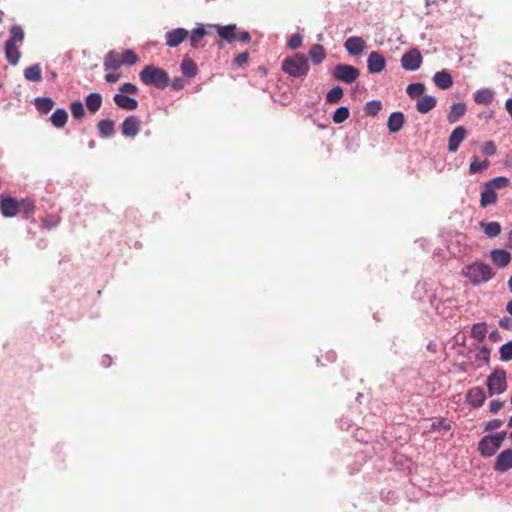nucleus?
I'll return each mask as SVG.
<instances>
[{"instance_id": "obj_33", "label": "nucleus", "mask_w": 512, "mask_h": 512, "mask_svg": "<svg viewBox=\"0 0 512 512\" xmlns=\"http://www.w3.org/2000/svg\"><path fill=\"white\" fill-rule=\"evenodd\" d=\"M208 34L203 25L192 30L190 34V44L193 48L197 49L200 46L202 39Z\"/></svg>"}, {"instance_id": "obj_25", "label": "nucleus", "mask_w": 512, "mask_h": 512, "mask_svg": "<svg viewBox=\"0 0 512 512\" xmlns=\"http://www.w3.org/2000/svg\"><path fill=\"white\" fill-rule=\"evenodd\" d=\"M466 112V105L465 103H454L447 116V120L449 123L453 124L460 120V118L465 114Z\"/></svg>"}, {"instance_id": "obj_27", "label": "nucleus", "mask_w": 512, "mask_h": 512, "mask_svg": "<svg viewBox=\"0 0 512 512\" xmlns=\"http://www.w3.org/2000/svg\"><path fill=\"white\" fill-rule=\"evenodd\" d=\"M87 109L91 113H96L102 105V96L100 93H90L85 99Z\"/></svg>"}, {"instance_id": "obj_11", "label": "nucleus", "mask_w": 512, "mask_h": 512, "mask_svg": "<svg viewBox=\"0 0 512 512\" xmlns=\"http://www.w3.org/2000/svg\"><path fill=\"white\" fill-rule=\"evenodd\" d=\"M141 121L135 115H130L122 123V134L126 137H135L140 131Z\"/></svg>"}, {"instance_id": "obj_58", "label": "nucleus", "mask_w": 512, "mask_h": 512, "mask_svg": "<svg viewBox=\"0 0 512 512\" xmlns=\"http://www.w3.org/2000/svg\"><path fill=\"white\" fill-rule=\"evenodd\" d=\"M504 405V402L497 399V400H492L489 404V409H490V412L492 413H497L499 410L502 409Z\"/></svg>"}, {"instance_id": "obj_9", "label": "nucleus", "mask_w": 512, "mask_h": 512, "mask_svg": "<svg viewBox=\"0 0 512 512\" xmlns=\"http://www.w3.org/2000/svg\"><path fill=\"white\" fill-rule=\"evenodd\" d=\"M386 67V60L382 54L377 51H372L368 55L367 68L372 74L382 72Z\"/></svg>"}, {"instance_id": "obj_40", "label": "nucleus", "mask_w": 512, "mask_h": 512, "mask_svg": "<svg viewBox=\"0 0 512 512\" xmlns=\"http://www.w3.org/2000/svg\"><path fill=\"white\" fill-rule=\"evenodd\" d=\"M490 165V162L485 159L479 161L478 158H474L469 165V173L476 174L485 171Z\"/></svg>"}, {"instance_id": "obj_38", "label": "nucleus", "mask_w": 512, "mask_h": 512, "mask_svg": "<svg viewBox=\"0 0 512 512\" xmlns=\"http://www.w3.org/2000/svg\"><path fill=\"white\" fill-rule=\"evenodd\" d=\"M425 91V86L422 83H412L407 86L406 92L412 99L421 98Z\"/></svg>"}, {"instance_id": "obj_51", "label": "nucleus", "mask_w": 512, "mask_h": 512, "mask_svg": "<svg viewBox=\"0 0 512 512\" xmlns=\"http://www.w3.org/2000/svg\"><path fill=\"white\" fill-rule=\"evenodd\" d=\"M303 38L300 34H293L288 40V47L291 49H298L302 45Z\"/></svg>"}, {"instance_id": "obj_7", "label": "nucleus", "mask_w": 512, "mask_h": 512, "mask_svg": "<svg viewBox=\"0 0 512 512\" xmlns=\"http://www.w3.org/2000/svg\"><path fill=\"white\" fill-rule=\"evenodd\" d=\"M0 211L4 217H15L18 215V200L8 195H1Z\"/></svg>"}, {"instance_id": "obj_54", "label": "nucleus", "mask_w": 512, "mask_h": 512, "mask_svg": "<svg viewBox=\"0 0 512 512\" xmlns=\"http://www.w3.org/2000/svg\"><path fill=\"white\" fill-rule=\"evenodd\" d=\"M119 91L120 93L124 94L127 93V94H137L138 93V88L136 85L132 84V83H124L122 84L120 87H119Z\"/></svg>"}, {"instance_id": "obj_19", "label": "nucleus", "mask_w": 512, "mask_h": 512, "mask_svg": "<svg viewBox=\"0 0 512 512\" xmlns=\"http://www.w3.org/2000/svg\"><path fill=\"white\" fill-rule=\"evenodd\" d=\"M490 255L493 263L500 268L507 266L511 260L510 253L504 249H494Z\"/></svg>"}, {"instance_id": "obj_21", "label": "nucleus", "mask_w": 512, "mask_h": 512, "mask_svg": "<svg viewBox=\"0 0 512 512\" xmlns=\"http://www.w3.org/2000/svg\"><path fill=\"white\" fill-rule=\"evenodd\" d=\"M214 27L217 29V33L222 39L229 43L236 41L237 33L235 24H229L226 26L214 25Z\"/></svg>"}, {"instance_id": "obj_42", "label": "nucleus", "mask_w": 512, "mask_h": 512, "mask_svg": "<svg viewBox=\"0 0 512 512\" xmlns=\"http://www.w3.org/2000/svg\"><path fill=\"white\" fill-rule=\"evenodd\" d=\"M380 498L387 504H395L398 499V495L396 491L389 488H384L380 492Z\"/></svg>"}, {"instance_id": "obj_39", "label": "nucleus", "mask_w": 512, "mask_h": 512, "mask_svg": "<svg viewBox=\"0 0 512 512\" xmlns=\"http://www.w3.org/2000/svg\"><path fill=\"white\" fill-rule=\"evenodd\" d=\"M10 39L9 42L21 45L24 41V31L18 26L14 25L9 29Z\"/></svg>"}, {"instance_id": "obj_18", "label": "nucleus", "mask_w": 512, "mask_h": 512, "mask_svg": "<svg viewBox=\"0 0 512 512\" xmlns=\"http://www.w3.org/2000/svg\"><path fill=\"white\" fill-rule=\"evenodd\" d=\"M433 81L438 88L443 90L449 89L453 85V78L446 70L436 72Z\"/></svg>"}, {"instance_id": "obj_50", "label": "nucleus", "mask_w": 512, "mask_h": 512, "mask_svg": "<svg viewBox=\"0 0 512 512\" xmlns=\"http://www.w3.org/2000/svg\"><path fill=\"white\" fill-rule=\"evenodd\" d=\"M481 152L486 156H493L497 152V146L493 141H486L481 146Z\"/></svg>"}, {"instance_id": "obj_57", "label": "nucleus", "mask_w": 512, "mask_h": 512, "mask_svg": "<svg viewBox=\"0 0 512 512\" xmlns=\"http://www.w3.org/2000/svg\"><path fill=\"white\" fill-rule=\"evenodd\" d=\"M433 430H443L444 432L451 429V425L444 421H436L431 424Z\"/></svg>"}, {"instance_id": "obj_10", "label": "nucleus", "mask_w": 512, "mask_h": 512, "mask_svg": "<svg viewBox=\"0 0 512 512\" xmlns=\"http://www.w3.org/2000/svg\"><path fill=\"white\" fill-rule=\"evenodd\" d=\"M494 470L498 472H507L512 468V449L503 450L498 454L494 463Z\"/></svg>"}, {"instance_id": "obj_29", "label": "nucleus", "mask_w": 512, "mask_h": 512, "mask_svg": "<svg viewBox=\"0 0 512 512\" xmlns=\"http://www.w3.org/2000/svg\"><path fill=\"white\" fill-rule=\"evenodd\" d=\"M51 123L56 128H62L65 126L68 120V114L65 109H56L50 117Z\"/></svg>"}, {"instance_id": "obj_45", "label": "nucleus", "mask_w": 512, "mask_h": 512, "mask_svg": "<svg viewBox=\"0 0 512 512\" xmlns=\"http://www.w3.org/2000/svg\"><path fill=\"white\" fill-rule=\"evenodd\" d=\"M382 108L380 101L372 100L366 103L364 111L368 116H376Z\"/></svg>"}, {"instance_id": "obj_32", "label": "nucleus", "mask_w": 512, "mask_h": 512, "mask_svg": "<svg viewBox=\"0 0 512 512\" xmlns=\"http://www.w3.org/2000/svg\"><path fill=\"white\" fill-rule=\"evenodd\" d=\"M24 77L28 81L39 82L42 80V70L39 64L31 65L24 70Z\"/></svg>"}, {"instance_id": "obj_36", "label": "nucleus", "mask_w": 512, "mask_h": 512, "mask_svg": "<svg viewBox=\"0 0 512 512\" xmlns=\"http://www.w3.org/2000/svg\"><path fill=\"white\" fill-rule=\"evenodd\" d=\"M35 105L38 111L46 114L53 109L55 102L49 97H39L35 100Z\"/></svg>"}, {"instance_id": "obj_1", "label": "nucleus", "mask_w": 512, "mask_h": 512, "mask_svg": "<svg viewBox=\"0 0 512 512\" xmlns=\"http://www.w3.org/2000/svg\"><path fill=\"white\" fill-rule=\"evenodd\" d=\"M281 69L284 73L294 78H301L308 74L309 63L304 54L295 53L292 56L286 57L281 64Z\"/></svg>"}, {"instance_id": "obj_63", "label": "nucleus", "mask_w": 512, "mask_h": 512, "mask_svg": "<svg viewBox=\"0 0 512 512\" xmlns=\"http://www.w3.org/2000/svg\"><path fill=\"white\" fill-rule=\"evenodd\" d=\"M505 108L512 118V98H509L505 103Z\"/></svg>"}, {"instance_id": "obj_47", "label": "nucleus", "mask_w": 512, "mask_h": 512, "mask_svg": "<svg viewBox=\"0 0 512 512\" xmlns=\"http://www.w3.org/2000/svg\"><path fill=\"white\" fill-rule=\"evenodd\" d=\"M70 109L73 117L76 119H82L85 115L84 106L81 101L71 103Z\"/></svg>"}, {"instance_id": "obj_8", "label": "nucleus", "mask_w": 512, "mask_h": 512, "mask_svg": "<svg viewBox=\"0 0 512 512\" xmlns=\"http://www.w3.org/2000/svg\"><path fill=\"white\" fill-rule=\"evenodd\" d=\"M486 400V394L482 387L470 388L466 394V402L472 408L481 407Z\"/></svg>"}, {"instance_id": "obj_23", "label": "nucleus", "mask_w": 512, "mask_h": 512, "mask_svg": "<svg viewBox=\"0 0 512 512\" xmlns=\"http://www.w3.org/2000/svg\"><path fill=\"white\" fill-rule=\"evenodd\" d=\"M123 65L120 53L116 51H110L106 54L104 59L105 70H116Z\"/></svg>"}, {"instance_id": "obj_53", "label": "nucleus", "mask_w": 512, "mask_h": 512, "mask_svg": "<svg viewBox=\"0 0 512 512\" xmlns=\"http://www.w3.org/2000/svg\"><path fill=\"white\" fill-rule=\"evenodd\" d=\"M248 60H249V53L243 52V53L238 54L234 58L233 65L236 67H241V66L245 65L248 62Z\"/></svg>"}, {"instance_id": "obj_22", "label": "nucleus", "mask_w": 512, "mask_h": 512, "mask_svg": "<svg viewBox=\"0 0 512 512\" xmlns=\"http://www.w3.org/2000/svg\"><path fill=\"white\" fill-rule=\"evenodd\" d=\"M437 100L434 96L425 95L418 99L416 109L422 114L430 112L436 106Z\"/></svg>"}, {"instance_id": "obj_3", "label": "nucleus", "mask_w": 512, "mask_h": 512, "mask_svg": "<svg viewBox=\"0 0 512 512\" xmlns=\"http://www.w3.org/2000/svg\"><path fill=\"white\" fill-rule=\"evenodd\" d=\"M463 274L473 285L489 281L494 273L488 264L474 262L463 270Z\"/></svg>"}, {"instance_id": "obj_16", "label": "nucleus", "mask_w": 512, "mask_h": 512, "mask_svg": "<svg viewBox=\"0 0 512 512\" xmlns=\"http://www.w3.org/2000/svg\"><path fill=\"white\" fill-rule=\"evenodd\" d=\"M345 49L351 55H359L365 48V42L361 37L352 36L349 37L344 43Z\"/></svg>"}, {"instance_id": "obj_14", "label": "nucleus", "mask_w": 512, "mask_h": 512, "mask_svg": "<svg viewBox=\"0 0 512 512\" xmlns=\"http://www.w3.org/2000/svg\"><path fill=\"white\" fill-rule=\"evenodd\" d=\"M499 448L488 435L483 436L478 443V451L485 458L493 456Z\"/></svg>"}, {"instance_id": "obj_56", "label": "nucleus", "mask_w": 512, "mask_h": 512, "mask_svg": "<svg viewBox=\"0 0 512 512\" xmlns=\"http://www.w3.org/2000/svg\"><path fill=\"white\" fill-rule=\"evenodd\" d=\"M503 422L501 419L495 418L490 421H488L485 424V431L491 432L494 431L502 426Z\"/></svg>"}, {"instance_id": "obj_31", "label": "nucleus", "mask_w": 512, "mask_h": 512, "mask_svg": "<svg viewBox=\"0 0 512 512\" xmlns=\"http://www.w3.org/2000/svg\"><path fill=\"white\" fill-rule=\"evenodd\" d=\"M97 127L102 137H110L115 133V123L111 119L99 121Z\"/></svg>"}, {"instance_id": "obj_2", "label": "nucleus", "mask_w": 512, "mask_h": 512, "mask_svg": "<svg viewBox=\"0 0 512 512\" xmlns=\"http://www.w3.org/2000/svg\"><path fill=\"white\" fill-rule=\"evenodd\" d=\"M139 78L144 85H153L158 89H164L169 83L168 73L153 65L145 66L139 73Z\"/></svg>"}, {"instance_id": "obj_64", "label": "nucleus", "mask_w": 512, "mask_h": 512, "mask_svg": "<svg viewBox=\"0 0 512 512\" xmlns=\"http://www.w3.org/2000/svg\"><path fill=\"white\" fill-rule=\"evenodd\" d=\"M469 366L470 365L468 363L463 362V363L458 365V370L463 372V373H466L469 370Z\"/></svg>"}, {"instance_id": "obj_34", "label": "nucleus", "mask_w": 512, "mask_h": 512, "mask_svg": "<svg viewBox=\"0 0 512 512\" xmlns=\"http://www.w3.org/2000/svg\"><path fill=\"white\" fill-rule=\"evenodd\" d=\"M487 322H475L471 329V336L477 341L482 342L487 333Z\"/></svg>"}, {"instance_id": "obj_6", "label": "nucleus", "mask_w": 512, "mask_h": 512, "mask_svg": "<svg viewBox=\"0 0 512 512\" xmlns=\"http://www.w3.org/2000/svg\"><path fill=\"white\" fill-rule=\"evenodd\" d=\"M359 70L347 64H338L335 66L333 76L339 81L352 83L359 77Z\"/></svg>"}, {"instance_id": "obj_44", "label": "nucleus", "mask_w": 512, "mask_h": 512, "mask_svg": "<svg viewBox=\"0 0 512 512\" xmlns=\"http://www.w3.org/2000/svg\"><path fill=\"white\" fill-rule=\"evenodd\" d=\"M499 354L502 361L512 360V340L500 346Z\"/></svg>"}, {"instance_id": "obj_28", "label": "nucleus", "mask_w": 512, "mask_h": 512, "mask_svg": "<svg viewBox=\"0 0 512 512\" xmlns=\"http://www.w3.org/2000/svg\"><path fill=\"white\" fill-rule=\"evenodd\" d=\"M181 72L184 76H187L189 78H193L198 73V68L196 63L191 58H184L181 66H180Z\"/></svg>"}, {"instance_id": "obj_15", "label": "nucleus", "mask_w": 512, "mask_h": 512, "mask_svg": "<svg viewBox=\"0 0 512 512\" xmlns=\"http://www.w3.org/2000/svg\"><path fill=\"white\" fill-rule=\"evenodd\" d=\"M113 100L119 108L126 111H133L138 107V101L135 98L129 97L122 93L115 94Z\"/></svg>"}, {"instance_id": "obj_55", "label": "nucleus", "mask_w": 512, "mask_h": 512, "mask_svg": "<svg viewBox=\"0 0 512 512\" xmlns=\"http://www.w3.org/2000/svg\"><path fill=\"white\" fill-rule=\"evenodd\" d=\"M489 436V439L490 440H493L498 446H502L503 444V441L505 440L506 436H507V432L506 431H500V432H497L495 434H488Z\"/></svg>"}, {"instance_id": "obj_43", "label": "nucleus", "mask_w": 512, "mask_h": 512, "mask_svg": "<svg viewBox=\"0 0 512 512\" xmlns=\"http://www.w3.org/2000/svg\"><path fill=\"white\" fill-rule=\"evenodd\" d=\"M349 115V109L345 106H341L335 110L332 119L334 123L340 124L347 120Z\"/></svg>"}, {"instance_id": "obj_59", "label": "nucleus", "mask_w": 512, "mask_h": 512, "mask_svg": "<svg viewBox=\"0 0 512 512\" xmlns=\"http://www.w3.org/2000/svg\"><path fill=\"white\" fill-rule=\"evenodd\" d=\"M171 86L174 90H181L185 86V81L180 77H176L172 80Z\"/></svg>"}, {"instance_id": "obj_12", "label": "nucleus", "mask_w": 512, "mask_h": 512, "mask_svg": "<svg viewBox=\"0 0 512 512\" xmlns=\"http://www.w3.org/2000/svg\"><path fill=\"white\" fill-rule=\"evenodd\" d=\"M189 33L184 28H176L168 31L165 34L166 45L169 47L179 46L187 37Z\"/></svg>"}, {"instance_id": "obj_62", "label": "nucleus", "mask_w": 512, "mask_h": 512, "mask_svg": "<svg viewBox=\"0 0 512 512\" xmlns=\"http://www.w3.org/2000/svg\"><path fill=\"white\" fill-rule=\"evenodd\" d=\"M112 357L108 354H105L102 356V359H101V365L104 367V368H108L112 365Z\"/></svg>"}, {"instance_id": "obj_4", "label": "nucleus", "mask_w": 512, "mask_h": 512, "mask_svg": "<svg viewBox=\"0 0 512 512\" xmlns=\"http://www.w3.org/2000/svg\"><path fill=\"white\" fill-rule=\"evenodd\" d=\"M506 371L503 368H495L494 371L487 377L486 386L489 396L499 395L506 391Z\"/></svg>"}, {"instance_id": "obj_37", "label": "nucleus", "mask_w": 512, "mask_h": 512, "mask_svg": "<svg viewBox=\"0 0 512 512\" xmlns=\"http://www.w3.org/2000/svg\"><path fill=\"white\" fill-rule=\"evenodd\" d=\"M481 227L488 237H496L501 233V226L498 222L495 221L488 223L481 222Z\"/></svg>"}, {"instance_id": "obj_24", "label": "nucleus", "mask_w": 512, "mask_h": 512, "mask_svg": "<svg viewBox=\"0 0 512 512\" xmlns=\"http://www.w3.org/2000/svg\"><path fill=\"white\" fill-rule=\"evenodd\" d=\"M308 55L313 64L319 65L326 58V51L322 45L314 44L309 49Z\"/></svg>"}, {"instance_id": "obj_48", "label": "nucleus", "mask_w": 512, "mask_h": 512, "mask_svg": "<svg viewBox=\"0 0 512 512\" xmlns=\"http://www.w3.org/2000/svg\"><path fill=\"white\" fill-rule=\"evenodd\" d=\"M475 358L483 364H488L490 361V349L486 345L481 346L477 351Z\"/></svg>"}, {"instance_id": "obj_52", "label": "nucleus", "mask_w": 512, "mask_h": 512, "mask_svg": "<svg viewBox=\"0 0 512 512\" xmlns=\"http://www.w3.org/2000/svg\"><path fill=\"white\" fill-rule=\"evenodd\" d=\"M337 356L336 353L332 350L327 351L325 355H321L320 357H317V363L321 366H324L325 363L323 362V359L326 360L328 363H332L336 360Z\"/></svg>"}, {"instance_id": "obj_35", "label": "nucleus", "mask_w": 512, "mask_h": 512, "mask_svg": "<svg viewBox=\"0 0 512 512\" xmlns=\"http://www.w3.org/2000/svg\"><path fill=\"white\" fill-rule=\"evenodd\" d=\"M474 101L477 104L488 105L493 101V92L490 89H481L475 92Z\"/></svg>"}, {"instance_id": "obj_60", "label": "nucleus", "mask_w": 512, "mask_h": 512, "mask_svg": "<svg viewBox=\"0 0 512 512\" xmlns=\"http://www.w3.org/2000/svg\"><path fill=\"white\" fill-rule=\"evenodd\" d=\"M120 78H121L120 73H108L105 75V80L108 83H116L119 81Z\"/></svg>"}, {"instance_id": "obj_17", "label": "nucleus", "mask_w": 512, "mask_h": 512, "mask_svg": "<svg viewBox=\"0 0 512 512\" xmlns=\"http://www.w3.org/2000/svg\"><path fill=\"white\" fill-rule=\"evenodd\" d=\"M20 56V45L7 41L5 44V57L7 61L15 66L18 64Z\"/></svg>"}, {"instance_id": "obj_5", "label": "nucleus", "mask_w": 512, "mask_h": 512, "mask_svg": "<svg viewBox=\"0 0 512 512\" xmlns=\"http://www.w3.org/2000/svg\"><path fill=\"white\" fill-rule=\"evenodd\" d=\"M422 60L421 52L417 48H413L402 55L401 67L406 71H415L420 68Z\"/></svg>"}, {"instance_id": "obj_41", "label": "nucleus", "mask_w": 512, "mask_h": 512, "mask_svg": "<svg viewBox=\"0 0 512 512\" xmlns=\"http://www.w3.org/2000/svg\"><path fill=\"white\" fill-rule=\"evenodd\" d=\"M343 97V89L340 86L333 87L326 95V101L330 104L338 103Z\"/></svg>"}, {"instance_id": "obj_61", "label": "nucleus", "mask_w": 512, "mask_h": 512, "mask_svg": "<svg viewBox=\"0 0 512 512\" xmlns=\"http://www.w3.org/2000/svg\"><path fill=\"white\" fill-rule=\"evenodd\" d=\"M250 39H251V36H250L249 32H247V31H241V32L237 33L236 40H238V41L249 42Z\"/></svg>"}, {"instance_id": "obj_46", "label": "nucleus", "mask_w": 512, "mask_h": 512, "mask_svg": "<svg viewBox=\"0 0 512 512\" xmlns=\"http://www.w3.org/2000/svg\"><path fill=\"white\" fill-rule=\"evenodd\" d=\"M493 190L506 188L509 184V179L503 176L496 177L486 183Z\"/></svg>"}, {"instance_id": "obj_30", "label": "nucleus", "mask_w": 512, "mask_h": 512, "mask_svg": "<svg viewBox=\"0 0 512 512\" xmlns=\"http://www.w3.org/2000/svg\"><path fill=\"white\" fill-rule=\"evenodd\" d=\"M35 212V204L29 198L18 201V214H22L25 218H29Z\"/></svg>"}, {"instance_id": "obj_26", "label": "nucleus", "mask_w": 512, "mask_h": 512, "mask_svg": "<svg viewBox=\"0 0 512 512\" xmlns=\"http://www.w3.org/2000/svg\"><path fill=\"white\" fill-rule=\"evenodd\" d=\"M497 201V194L495 190H493L486 183L483 186V191L481 193L480 205L481 207H487L488 205L494 204Z\"/></svg>"}, {"instance_id": "obj_20", "label": "nucleus", "mask_w": 512, "mask_h": 512, "mask_svg": "<svg viewBox=\"0 0 512 512\" xmlns=\"http://www.w3.org/2000/svg\"><path fill=\"white\" fill-rule=\"evenodd\" d=\"M404 114L402 112H393L387 122L388 130L390 133L399 132L404 125Z\"/></svg>"}, {"instance_id": "obj_49", "label": "nucleus", "mask_w": 512, "mask_h": 512, "mask_svg": "<svg viewBox=\"0 0 512 512\" xmlns=\"http://www.w3.org/2000/svg\"><path fill=\"white\" fill-rule=\"evenodd\" d=\"M121 55V60L123 61V65H133L138 61V56L134 51L127 49Z\"/></svg>"}, {"instance_id": "obj_13", "label": "nucleus", "mask_w": 512, "mask_h": 512, "mask_svg": "<svg viewBox=\"0 0 512 512\" xmlns=\"http://www.w3.org/2000/svg\"><path fill=\"white\" fill-rule=\"evenodd\" d=\"M467 135V130L463 126L456 127L450 134L448 140L449 152H456L460 144L464 141Z\"/></svg>"}]
</instances>
